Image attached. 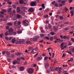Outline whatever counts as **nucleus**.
<instances>
[{"instance_id": "31", "label": "nucleus", "mask_w": 74, "mask_h": 74, "mask_svg": "<svg viewBox=\"0 0 74 74\" xmlns=\"http://www.w3.org/2000/svg\"><path fill=\"white\" fill-rule=\"evenodd\" d=\"M60 20H63V16H60Z\"/></svg>"}, {"instance_id": "63", "label": "nucleus", "mask_w": 74, "mask_h": 74, "mask_svg": "<svg viewBox=\"0 0 74 74\" xmlns=\"http://www.w3.org/2000/svg\"><path fill=\"white\" fill-rule=\"evenodd\" d=\"M45 38L46 39H47V40H49V38L48 37H47V36H45Z\"/></svg>"}, {"instance_id": "7", "label": "nucleus", "mask_w": 74, "mask_h": 74, "mask_svg": "<svg viewBox=\"0 0 74 74\" xmlns=\"http://www.w3.org/2000/svg\"><path fill=\"white\" fill-rule=\"evenodd\" d=\"M5 52L6 55H7L8 56V57H10V53L8 51H5Z\"/></svg>"}, {"instance_id": "34", "label": "nucleus", "mask_w": 74, "mask_h": 74, "mask_svg": "<svg viewBox=\"0 0 74 74\" xmlns=\"http://www.w3.org/2000/svg\"><path fill=\"white\" fill-rule=\"evenodd\" d=\"M12 67L13 69H15L16 68V66L12 65Z\"/></svg>"}, {"instance_id": "61", "label": "nucleus", "mask_w": 74, "mask_h": 74, "mask_svg": "<svg viewBox=\"0 0 74 74\" xmlns=\"http://www.w3.org/2000/svg\"><path fill=\"white\" fill-rule=\"evenodd\" d=\"M34 50L36 51H37L38 50V49L37 48H36L35 49H34Z\"/></svg>"}, {"instance_id": "58", "label": "nucleus", "mask_w": 74, "mask_h": 74, "mask_svg": "<svg viewBox=\"0 0 74 74\" xmlns=\"http://www.w3.org/2000/svg\"><path fill=\"white\" fill-rule=\"evenodd\" d=\"M30 43V42L29 41H27L26 42V43L27 44H29V43Z\"/></svg>"}, {"instance_id": "33", "label": "nucleus", "mask_w": 74, "mask_h": 74, "mask_svg": "<svg viewBox=\"0 0 74 74\" xmlns=\"http://www.w3.org/2000/svg\"><path fill=\"white\" fill-rule=\"evenodd\" d=\"M56 3L55 1H53V2H52V4L53 5H55Z\"/></svg>"}, {"instance_id": "30", "label": "nucleus", "mask_w": 74, "mask_h": 74, "mask_svg": "<svg viewBox=\"0 0 74 74\" xmlns=\"http://www.w3.org/2000/svg\"><path fill=\"white\" fill-rule=\"evenodd\" d=\"M12 7L14 9H16V5L14 4L12 5Z\"/></svg>"}, {"instance_id": "22", "label": "nucleus", "mask_w": 74, "mask_h": 74, "mask_svg": "<svg viewBox=\"0 0 74 74\" xmlns=\"http://www.w3.org/2000/svg\"><path fill=\"white\" fill-rule=\"evenodd\" d=\"M12 8H8V12H10L12 11Z\"/></svg>"}, {"instance_id": "20", "label": "nucleus", "mask_w": 74, "mask_h": 74, "mask_svg": "<svg viewBox=\"0 0 74 74\" xmlns=\"http://www.w3.org/2000/svg\"><path fill=\"white\" fill-rule=\"evenodd\" d=\"M23 0H19V3L21 4H23Z\"/></svg>"}, {"instance_id": "15", "label": "nucleus", "mask_w": 74, "mask_h": 74, "mask_svg": "<svg viewBox=\"0 0 74 74\" xmlns=\"http://www.w3.org/2000/svg\"><path fill=\"white\" fill-rule=\"evenodd\" d=\"M24 69V67L21 66L20 68V70L21 71H23Z\"/></svg>"}, {"instance_id": "8", "label": "nucleus", "mask_w": 74, "mask_h": 74, "mask_svg": "<svg viewBox=\"0 0 74 74\" xmlns=\"http://www.w3.org/2000/svg\"><path fill=\"white\" fill-rule=\"evenodd\" d=\"M53 29H54V31L55 32H56L58 30V27L56 26H54L53 27Z\"/></svg>"}, {"instance_id": "1", "label": "nucleus", "mask_w": 74, "mask_h": 74, "mask_svg": "<svg viewBox=\"0 0 74 74\" xmlns=\"http://www.w3.org/2000/svg\"><path fill=\"white\" fill-rule=\"evenodd\" d=\"M23 24L25 26H27L28 25V21L27 19L24 20L22 21Z\"/></svg>"}, {"instance_id": "9", "label": "nucleus", "mask_w": 74, "mask_h": 74, "mask_svg": "<svg viewBox=\"0 0 74 74\" xmlns=\"http://www.w3.org/2000/svg\"><path fill=\"white\" fill-rule=\"evenodd\" d=\"M64 24H61L60 25H58V28L60 29V28H62L64 27ZM59 27H60V28H59Z\"/></svg>"}, {"instance_id": "28", "label": "nucleus", "mask_w": 74, "mask_h": 74, "mask_svg": "<svg viewBox=\"0 0 74 74\" xmlns=\"http://www.w3.org/2000/svg\"><path fill=\"white\" fill-rule=\"evenodd\" d=\"M7 25L9 26H12V23H7Z\"/></svg>"}, {"instance_id": "4", "label": "nucleus", "mask_w": 74, "mask_h": 74, "mask_svg": "<svg viewBox=\"0 0 74 74\" xmlns=\"http://www.w3.org/2000/svg\"><path fill=\"white\" fill-rule=\"evenodd\" d=\"M28 72L29 74L32 73L33 72V69L32 68H30L28 70Z\"/></svg>"}, {"instance_id": "5", "label": "nucleus", "mask_w": 74, "mask_h": 74, "mask_svg": "<svg viewBox=\"0 0 74 74\" xmlns=\"http://www.w3.org/2000/svg\"><path fill=\"white\" fill-rule=\"evenodd\" d=\"M31 6H35L36 5V2L32 1L31 3Z\"/></svg>"}, {"instance_id": "35", "label": "nucleus", "mask_w": 74, "mask_h": 74, "mask_svg": "<svg viewBox=\"0 0 74 74\" xmlns=\"http://www.w3.org/2000/svg\"><path fill=\"white\" fill-rule=\"evenodd\" d=\"M48 59V57L47 56H46L45 57L44 60H47Z\"/></svg>"}, {"instance_id": "43", "label": "nucleus", "mask_w": 74, "mask_h": 74, "mask_svg": "<svg viewBox=\"0 0 74 74\" xmlns=\"http://www.w3.org/2000/svg\"><path fill=\"white\" fill-rule=\"evenodd\" d=\"M15 5H19V3H18V2L17 1L15 3Z\"/></svg>"}, {"instance_id": "37", "label": "nucleus", "mask_w": 74, "mask_h": 74, "mask_svg": "<svg viewBox=\"0 0 74 74\" xmlns=\"http://www.w3.org/2000/svg\"><path fill=\"white\" fill-rule=\"evenodd\" d=\"M48 15H45L44 16V18H47L48 17Z\"/></svg>"}, {"instance_id": "39", "label": "nucleus", "mask_w": 74, "mask_h": 74, "mask_svg": "<svg viewBox=\"0 0 74 74\" xmlns=\"http://www.w3.org/2000/svg\"><path fill=\"white\" fill-rule=\"evenodd\" d=\"M70 12L71 13V16H72L74 15V13L72 11H71Z\"/></svg>"}, {"instance_id": "62", "label": "nucleus", "mask_w": 74, "mask_h": 74, "mask_svg": "<svg viewBox=\"0 0 74 74\" xmlns=\"http://www.w3.org/2000/svg\"><path fill=\"white\" fill-rule=\"evenodd\" d=\"M71 40L72 41L74 42V39L73 38H71Z\"/></svg>"}, {"instance_id": "59", "label": "nucleus", "mask_w": 74, "mask_h": 74, "mask_svg": "<svg viewBox=\"0 0 74 74\" xmlns=\"http://www.w3.org/2000/svg\"><path fill=\"white\" fill-rule=\"evenodd\" d=\"M16 34V32H14L13 33V34L14 35H15Z\"/></svg>"}, {"instance_id": "48", "label": "nucleus", "mask_w": 74, "mask_h": 74, "mask_svg": "<svg viewBox=\"0 0 74 74\" xmlns=\"http://www.w3.org/2000/svg\"><path fill=\"white\" fill-rule=\"evenodd\" d=\"M16 63H17L18 64H20V62L18 61L17 60L16 61Z\"/></svg>"}, {"instance_id": "24", "label": "nucleus", "mask_w": 74, "mask_h": 74, "mask_svg": "<svg viewBox=\"0 0 74 74\" xmlns=\"http://www.w3.org/2000/svg\"><path fill=\"white\" fill-rule=\"evenodd\" d=\"M66 52L67 53H69V54H70L71 55H72L71 51H67Z\"/></svg>"}, {"instance_id": "40", "label": "nucleus", "mask_w": 74, "mask_h": 74, "mask_svg": "<svg viewBox=\"0 0 74 74\" xmlns=\"http://www.w3.org/2000/svg\"><path fill=\"white\" fill-rule=\"evenodd\" d=\"M59 68L58 67H56V68L55 70L56 71H58L59 70Z\"/></svg>"}, {"instance_id": "41", "label": "nucleus", "mask_w": 74, "mask_h": 74, "mask_svg": "<svg viewBox=\"0 0 74 74\" xmlns=\"http://www.w3.org/2000/svg\"><path fill=\"white\" fill-rule=\"evenodd\" d=\"M50 34H51V35H54L55 34L53 32H51V33H50Z\"/></svg>"}, {"instance_id": "46", "label": "nucleus", "mask_w": 74, "mask_h": 74, "mask_svg": "<svg viewBox=\"0 0 74 74\" xmlns=\"http://www.w3.org/2000/svg\"><path fill=\"white\" fill-rule=\"evenodd\" d=\"M9 28H10L9 26H6V29L7 30Z\"/></svg>"}, {"instance_id": "25", "label": "nucleus", "mask_w": 74, "mask_h": 74, "mask_svg": "<svg viewBox=\"0 0 74 74\" xmlns=\"http://www.w3.org/2000/svg\"><path fill=\"white\" fill-rule=\"evenodd\" d=\"M45 36V35L43 34H41L40 35V36L41 37H44Z\"/></svg>"}, {"instance_id": "52", "label": "nucleus", "mask_w": 74, "mask_h": 74, "mask_svg": "<svg viewBox=\"0 0 74 74\" xmlns=\"http://www.w3.org/2000/svg\"><path fill=\"white\" fill-rule=\"evenodd\" d=\"M50 39V40L52 41L53 40V37H51Z\"/></svg>"}, {"instance_id": "42", "label": "nucleus", "mask_w": 74, "mask_h": 74, "mask_svg": "<svg viewBox=\"0 0 74 74\" xmlns=\"http://www.w3.org/2000/svg\"><path fill=\"white\" fill-rule=\"evenodd\" d=\"M48 26H49V29H51L52 28L51 25L50 24H49Z\"/></svg>"}, {"instance_id": "2", "label": "nucleus", "mask_w": 74, "mask_h": 74, "mask_svg": "<svg viewBox=\"0 0 74 74\" xmlns=\"http://www.w3.org/2000/svg\"><path fill=\"white\" fill-rule=\"evenodd\" d=\"M54 70V68L53 67H50V70L46 69V73H49L51 71H53Z\"/></svg>"}, {"instance_id": "57", "label": "nucleus", "mask_w": 74, "mask_h": 74, "mask_svg": "<svg viewBox=\"0 0 74 74\" xmlns=\"http://www.w3.org/2000/svg\"><path fill=\"white\" fill-rule=\"evenodd\" d=\"M49 8H47L46 10V12H49Z\"/></svg>"}, {"instance_id": "54", "label": "nucleus", "mask_w": 74, "mask_h": 74, "mask_svg": "<svg viewBox=\"0 0 74 74\" xmlns=\"http://www.w3.org/2000/svg\"><path fill=\"white\" fill-rule=\"evenodd\" d=\"M16 61H13V65H15L16 64Z\"/></svg>"}, {"instance_id": "10", "label": "nucleus", "mask_w": 74, "mask_h": 74, "mask_svg": "<svg viewBox=\"0 0 74 74\" xmlns=\"http://www.w3.org/2000/svg\"><path fill=\"white\" fill-rule=\"evenodd\" d=\"M45 67L46 69H47L49 67V64L48 63H47L45 65Z\"/></svg>"}, {"instance_id": "21", "label": "nucleus", "mask_w": 74, "mask_h": 74, "mask_svg": "<svg viewBox=\"0 0 74 74\" xmlns=\"http://www.w3.org/2000/svg\"><path fill=\"white\" fill-rule=\"evenodd\" d=\"M20 8L21 10H23L24 8V7L23 6V5H21L20 6Z\"/></svg>"}, {"instance_id": "14", "label": "nucleus", "mask_w": 74, "mask_h": 74, "mask_svg": "<svg viewBox=\"0 0 74 74\" xmlns=\"http://www.w3.org/2000/svg\"><path fill=\"white\" fill-rule=\"evenodd\" d=\"M19 14L22 16H24L25 14V13L22 11H20L19 13Z\"/></svg>"}, {"instance_id": "64", "label": "nucleus", "mask_w": 74, "mask_h": 74, "mask_svg": "<svg viewBox=\"0 0 74 74\" xmlns=\"http://www.w3.org/2000/svg\"><path fill=\"white\" fill-rule=\"evenodd\" d=\"M41 32L42 33H45V32L44 31V30H41Z\"/></svg>"}, {"instance_id": "51", "label": "nucleus", "mask_w": 74, "mask_h": 74, "mask_svg": "<svg viewBox=\"0 0 74 74\" xmlns=\"http://www.w3.org/2000/svg\"><path fill=\"white\" fill-rule=\"evenodd\" d=\"M57 62V60L56 59H55L54 60V64H56Z\"/></svg>"}, {"instance_id": "23", "label": "nucleus", "mask_w": 74, "mask_h": 74, "mask_svg": "<svg viewBox=\"0 0 74 74\" xmlns=\"http://www.w3.org/2000/svg\"><path fill=\"white\" fill-rule=\"evenodd\" d=\"M17 18H20L21 17V15H19V14H17Z\"/></svg>"}, {"instance_id": "56", "label": "nucleus", "mask_w": 74, "mask_h": 74, "mask_svg": "<svg viewBox=\"0 0 74 74\" xmlns=\"http://www.w3.org/2000/svg\"><path fill=\"white\" fill-rule=\"evenodd\" d=\"M66 38H67V37L66 36H63V39H66Z\"/></svg>"}, {"instance_id": "3", "label": "nucleus", "mask_w": 74, "mask_h": 74, "mask_svg": "<svg viewBox=\"0 0 74 74\" xmlns=\"http://www.w3.org/2000/svg\"><path fill=\"white\" fill-rule=\"evenodd\" d=\"M64 45V43H61V44L60 46L62 50H63L64 49V48H66L67 47V45H65L63 47Z\"/></svg>"}, {"instance_id": "27", "label": "nucleus", "mask_w": 74, "mask_h": 74, "mask_svg": "<svg viewBox=\"0 0 74 74\" xmlns=\"http://www.w3.org/2000/svg\"><path fill=\"white\" fill-rule=\"evenodd\" d=\"M16 19H17V17L16 16H14V17L13 18V20L14 21L16 20Z\"/></svg>"}, {"instance_id": "53", "label": "nucleus", "mask_w": 74, "mask_h": 74, "mask_svg": "<svg viewBox=\"0 0 74 74\" xmlns=\"http://www.w3.org/2000/svg\"><path fill=\"white\" fill-rule=\"evenodd\" d=\"M63 41L62 40H60H60H59L58 41V42H63Z\"/></svg>"}, {"instance_id": "18", "label": "nucleus", "mask_w": 74, "mask_h": 74, "mask_svg": "<svg viewBox=\"0 0 74 74\" xmlns=\"http://www.w3.org/2000/svg\"><path fill=\"white\" fill-rule=\"evenodd\" d=\"M66 2V1L65 0H62L61 1L63 5H65V3Z\"/></svg>"}, {"instance_id": "32", "label": "nucleus", "mask_w": 74, "mask_h": 74, "mask_svg": "<svg viewBox=\"0 0 74 74\" xmlns=\"http://www.w3.org/2000/svg\"><path fill=\"white\" fill-rule=\"evenodd\" d=\"M5 53H6V51H3L2 52V54L3 55H5Z\"/></svg>"}, {"instance_id": "12", "label": "nucleus", "mask_w": 74, "mask_h": 74, "mask_svg": "<svg viewBox=\"0 0 74 74\" xmlns=\"http://www.w3.org/2000/svg\"><path fill=\"white\" fill-rule=\"evenodd\" d=\"M28 10L29 12H33L34 11V9L31 8H29V9Z\"/></svg>"}, {"instance_id": "44", "label": "nucleus", "mask_w": 74, "mask_h": 74, "mask_svg": "<svg viewBox=\"0 0 74 74\" xmlns=\"http://www.w3.org/2000/svg\"><path fill=\"white\" fill-rule=\"evenodd\" d=\"M69 22H65L64 24L65 25H68V24H69Z\"/></svg>"}, {"instance_id": "26", "label": "nucleus", "mask_w": 74, "mask_h": 74, "mask_svg": "<svg viewBox=\"0 0 74 74\" xmlns=\"http://www.w3.org/2000/svg\"><path fill=\"white\" fill-rule=\"evenodd\" d=\"M54 6L56 7H58V4L57 3H56L55 4V5H54Z\"/></svg>"}, {"instance_id": "6", "label": "nucleus", "mask_w": 74, "mask_h": 74, "mask_svg": "<svg viewBox=\"0 0 74 74\" xmlns=\"http://www.w3.org/2000/svg\"><path fill=\"white\" fill-rule=\"evenodd\" d=\"M39 38L40 36H38L36 37V38H34L33 39V40L34 41H36L37 40V39H38V38Z\"/></svg>"}, {"instance_id": "60", "label": "nucleus", "mask_w": 74, "mask_h": 74, "mask_svg": "<svg viewBox=\"0 0 74 74\" xmlns=\"http://www.w3.org/2000/svg\"><path fill=\"white\" fill-rule=\"evenodd\" d=\"M29 49H30V50H31L33 49V47H29Z\"/></svg>"}, {"instance_id": "45", "label": "nucleus", "mask_w": 74, "mask_h": 74, "mask_svg": "<svg viewBox=\"0 0 74 74\" xmlns=\"http://www.w3.org/2000/svg\"><path fill=\"white\" fill-rule=\"evenodd\" d=\"M3 34H0V38H3Z\"/></svg>"}, {"instance_id": "36", "label": "nucleus", "mask_w": 74, "mask_h": 74, "mask_svg": "<svg viewBox=\"0 0 74 74\" xmlns=\"http://www.w3.org/2000/svg\"><path fill=\"white\" fill-rule=\"evenodd\" d=\"M8 33H9V32L8 31H7V32H5V34L6 35V36H7L8 35Z\"/></svg>"}, {"instance_id": "50", "label": "nucleus", "mask_w": 74, "mask_h": 74, "mask_svg": "<svg viewBox=\"0 0 74 74\" xmlns=\"http://www.w3.org/2000/svg\"><path fill=\"white\" fill-rule=\"evenodd\" d=\"M17 60L18 61H21V58H17Z\"/></svg>"}, {"instance_id": "13", "label": "nucleus", "mask_w": 74, "mask_h": 74, "mask_svg": "<svg viewBox=\"0 0 74 74\" xmlns=\"http://www.w3.org/2000/svg\"><path fill=\"white\" fill-rule=\"evenodd\" d=\"M14 30V29L12 28H10L9 29V32H13Z\"/></svg>"}, {"instance_id": "55", "label": "nucleus", "mask_w": 74, "mask_h": 74, "mask_svg": "<svg viewBox=\"0 0 74 74\" xmlns=\"http://www.w3.org/2000/svg\"><path fill=\"white\" fill-rule=\"evenodd\" d=\"M11 57L12 58H14V55L13 54H11Z\"/></svg>"}, {"instance_id": "38", "label": "nucleus", "mask_w": 74, "mask_h": 74, "mask_svg": "<svg viewBox=\"0 0 74 74\" xmlns=\"http://www.w3.org/2000/svg\"><path fill=\"white\" fill-rule=\"evenodd\" d=\"M17 32L18 33L20 34H21L22 33V31L21 30H19V31H18Z\"/></svg>"}, {"instance_id": "49", "label": "nucleus", "mask_w": 74, "mask_h": 74, "mask_svg": "<svg viewBox=\"0 0 74 74\" xmlns=\"http://www.w3.org/2000/svg\"><path fill=\"white\" fill-rule=\"evenodd\" d=\"M5 38L7 40H8L9 39V38L8 37H5Z\"/></svg>"}, {"instance_id": "19", "label": "nucleus", "mask_w": 74, "mask_h": 74, "mask_svg": "<svg viewBox=\"0 0 74 74\" xmlns=\"http://www.w3.org/2000/svg\"><path fill=\"white\" fill-rule=\"evenodd\" d=\"M22 54V53L21 52H17L15 53V54L16 55H21Z\"/></svg>"}, {"instance_id": "17", "label": "nucleus", "mask_w": 74, "mask_h": 74, "mask_svg": "<svg viewBox=\"0 0 74 74\" xmlns=\"http://www.w3.org/2000/svg\"><path fill=\"white\" fill-rule=\"evenodd\" d=\"M16 41V40L15 39H13L12 40V42L13 44H14L15 42V41Z\"/></svg>"}, {"instance_id": "47", "label": "nucleus", "mask_w": 74, "mask_h": 74, "mask_svg": "<svg viewBox=\"0 0 74 74\" xmlns=\"http://www.w3.org/2000/svg\"><path fill=\"white\" fill-rule=\"evenodd\" d=\"M8 62H11V59L8 58Z\"/></svg>"}, {"instance_id": "29", "label": "nucleus", "mask_w": 74, "mask_h": 74, "mask_svg": "<svg viewBox=\"0 0 74 74\" xmlns=\"http://www.w3.org/2000/svg\"><path fill=\"white\" fill-rule=\"evenodd\" d=\"M42 6L43 8V9H45V5L44 4H42L41 5Z\"/></svg>"}, {"instance_id": "16", "label": "nucleus", "mask_w": 74, "mask_h": 74, "mask_svg": "<svg viewBox=\"0 0 74 74\" xmlns=\"http://www.w3.org/2000/svg\"><path fill=\"white\" fill-rule=\"evenodd\" d=\"M42 59V58H41L40 57H38L37 58L36 60L38 61Z\"/></svg>"}, {"instance_id": "11", "label": "nucleus", "mask_w": 74, "mask_h": 74, "mask_svg": "<svg viewBox=\"0 0 74 74\" xmlns=\"http://www.w3.org/2000/svg\"><path fill=\"white\" fill-rule=\"evenodd\" d=\"M20 12H21V10H20V9L19 8V7H18L17 8V12L19 13Z\"/></svg>"}]
</instances>
